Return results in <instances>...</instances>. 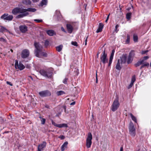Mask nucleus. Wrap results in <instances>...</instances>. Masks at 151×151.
<instances>
[{
  "mask_svg": "<svg viewBox=\"0 0 151 151\" xmlns=\"http://www.w3.org/2000/svg\"><path fill=\"white\" fill-rule=\"evenodd\" d=\"M47 33L49 36H53L56 35V33L54 30L52 29H49L46 31Z\"/></svg>",
  "mask_w": 151,
  "mask_h": 151,
  "instance_id": "obj_17",
  "label": "nucleus"
},
{
  "mask_svg": "<svg viewBox=\"0 0 151 151\" xmlns=\"http://www.w3.org/2000/svg\"><path fill=\"white\" fill-rule=\"evenodd\" d=\"M133 83L131 82L130 83V84H129V85L128 87V88L129 89L130 88H131L132 87V86H133Z\"/></svg>",
  "mask_w": 151,
  "mask_h": 151,
  "instance_id": "obj_49",
  "label": "nucleus"
},
{
  "mask_svg": "<svg viewBox=\"0 0 151 151\" xmlns=\"http://www.w3.org/2000/svg\"><path fill=\"white\" fill-rule=\"evenodd\" d=\"M1 32H8L9 31L8 30L6 29V28L4 27L3 26H1V28L0 29Z\"/></svg>",
  "mask_w": 151,
  "mask_h": 151,
  "instance_id": "obj_36",
  "label": "nucleus"
},
{
  "mask_svg": "<svg viewBox=\"0 0 151 151\" xmlns=\"http://www.w3.org/2000/svg\"><path fill=\"white\" fill-rule=\"evenodd\" d=\"M26 68H29V67H30L29 66H28V65H27L26 66Z\"/></svg>",
  "mask_w": 151,
  "mask_h": 151,
  "instance_id": "obj_63",
  "label": "nucleus"
},
{
  "mask_svg": "<svg viewBox=\"0 0 151 151\" xmlns=\"http://www.w3.org/2000/svg\"><path fill=\"white\" fill-rule=\"evenodd\" d=\"M39 118L41 119V124H44L45 123L46 120L45 119L42 118L40 116Z\"/></svg>",
  "mask_w": 151,
  "mask_h": 151,
  "instance_id": "obj_39",
  "label": "nucleus"
},
{
  "mask_svg": "<svg viewBox=\"0 0 151 151\" xmlns=\"http://www.w3.org/2000/svg\"><path fill=\"white\" fill-rule=\"evenodd\" d=\"M39 56L40 57H37L38 58H41L42 56H44L45 57H47V54L43 52V51H42L41 52H40L39 53Z\"/></svg>",
  "mask_w": 151,
  "mask_h": 151,
  "instance_id": "obj_25",
  "label": "nucleus"
},
{
  "mask_svg": "<svg viewBox=\"0 0 151 151\" xmlns=\"http://www.w3.org/2000/svg\"><path fill=\"white\" fill-rule=\"evenodd\" d=\"M92 135L91 133H88L86 139V146L87 148L91 147L92 144Z\"/></svg>",
  "mask_w": 151,
  "mask_h": 151,
  "instance_id": "obj_5",
  "label": "nucleus"
},
{
  "mask_svg": "<svg viewBox=\"0 0 151 151\" xmlns=\"http://www.w3.org/2000/svg\"><path fill=\"white\" fill-rule=\"evenodd\" d=\"M61 29L63 32H64L65 33L67 32L64 29V28L63 27H61Z\"/></svg>",
  "mask_w": 151,
  "mask_h": 151,
  "instance_id": "obj_51",
  "label": "nucleus"
},
{
  "mask_svg": "<svg viewBox=\"0 0 151 151\" xmlns=\"http://www.w3.org/2000/svg\"><path fill=\"white\" fill-rule=\"evenodd\" d=\"M68 144L67 142H65L61 147V150L62 151H64L65 149L67 147V146Z\"/></svg>",
  "mask_w": 151,
  "mask_h": 151,
  "instance_id": "obj_22",
  "label": "nucleus"
},
{
  "mask_svg": "<svg viewBox=\"0 0 151 151\" xmlns=\"http://www.w3.org/2000/svg\"><path fill=\"white\" fill-rule=\"evenodd\" d=\"M63 46L62 45H60L56 47V50L58 52H60L62 50Z\"/></svg>",
  "mask_w": 151,
  "mask_h": 151,
  "instance_id": "obj_33",
  "label": "nucleus"
},
{
  "mask_svg": "<svg viewBox=\"0 0 151 151\" xmlns=\"http://www.w3.org/2000/svg\"><path fill=\"white\" fill-rule=\"evenodd\" d=\"M39 94L41 97H44L50 96L51 95V93L49 90H45L40 92Z\"/></svg>",
  "mask_w": 151,
  "mask_h": 151,
  "instance_id": "obj_6",
  "label": "nucleus"
},
{
  "mask_svg": "<svg viewBox=\"0 0 151 151\" xmlns=\"http://www.w3.org/2000/svg\"><path fill=\"white\" fill-rule=\"evenodd\" d=\"M149 58V57L148 56H144L143 58V59L142 60H143V62L144 63V62L145 61V60H146L148 59Z\"/></svg>",
  "mask_w": 151,
  "mask_h": 151,
  "instance_id": "obj_46",
  "label": "nucleus"
},
{
  "mask_svg": "<svg viewBox=\"0 0 151 151\" xmlns=\"http://www.w3.org/2000/svg\"><path fill=\"white\" fill-rule=\"evenodd\" d=\"M121 61H120V60L119 59H118L117 61V62L116 63V68L119 70H120L121 69Z\"/></svg>",
  "mask_w": 151,
  "mask_h": 151,
  "instance_id": "obj_20",
  "label": "nucleus"
},
{
  "mask_svg": "<svg viewBox=\"0 0 151 151\" xmlns=\"http://www.w3.org/2000/svg\"><path fill=\"white\" fill-rule=\"evenodd\" d=\"M76 103V102L75 101H74V102H73L72 103H71L70 105H74V104H75Z\"/></svg>",
  "mask_w": 151,
  "mask_h": 151,
  "instance_id": "obj_60",
  "label": "nucleus"
},
{
  "mask_svg": "<svg viewBox=\"0 0 151 151\" xmlns=\"http://www.w3.org/2000/svg\"><path fill=\"white\" fill-rule=\"evenodd\" d=\"M29 14V13L28 12H26L24 13H23L22 14H19L16 17V18L17 19H19L20 18H22L23 17L27 16V15Z\"/></svg>",
  "mask_w": 151,
  "mask_h": 151,
  "instance_id": "obj_19",
  "label": "nucleus"
},
{
  "mask_svg": "<svg viewBox=\"0 0 151 151\" xmlns=\"http://www.w3.org/2000/svg\"><path fill=\"white\" fill-rule=\"evenodd\" d=\"M129 133L132 137H134L136 134L135 129L133 125H130L129 128Z\"/></svg>",
  "mask_w": 151,
  "mask_h": 151,
  "instance_id": "obj_10",
  "label": "nucleus"
},
{
  "mask_svg": "<svg viewBox=\"0 0 151 151\" xmlns=\"http://www.w3.org/2000/svg\"><path fill=\"white\" fill-rule=\"evenodd\" d=\"M29 51L27 49H24L21 52V57L23 58H26L29 57Z\"/></svg>",
  "mask_w": 151,
  "mask_h": 151,
  "instance_id": "obj_7",
  "label": "nucleus"
},
{
  "mask_svg": "<svg viewBox=\"0 0 151 151\" xmlns=\"http://www.w3.org/2000/svg\"><path fill=\"white\" fill-rule=\"evenodd\" d=\"M148 52V50L143 51L142 52V54H145Z\"/></svg>",
  "mask_w": 151,
  "mask_h": 151,
  "instance_id": "obj_56",
  "label": "nucleus"
},
{
  "mask_svg": "<svg viewBox=\"0 0 151 151\" xmlns=\"http://www.w3.org/2000/svg\"><path fill=\"white\" fill-rule=\"evenodd\" d=\"M65 94V92L63 91H60L56 92V94L58 96H60Z\"/></svg>",
  "mask_w": 151,
  "mask_h": 151,
  "instance_id": "obj_31",
  "label": "nucleus"
},
{
  "mask_svg": "<svg viewBox=\"0 0 151 151\" xmlns=\"http://www.w3.org/2000/svg\"><path fill=\"white\" fill-rule=\"evenodd\" d=\"M78 92L77 91V90L74 93V97H76L78 94Z\"/></svg>",
  "mask_w": 151,
  "mask_h": 151,
  "instance_id": "obj_52",
  "label": "nucleus"
},
{
  "mask_svg": "<svg viewBox=\"0 0 151 151\" xmlns=\"http://www.w3.org/2000/svg\"><path fill=\"white\" fill-rule=\"evenodd\" d=\"M129 115L130 116L132 120L134 121L135 122L137 123V121L136 117L134 116V115L131 113H130Z\"/></svg>",
  "mask_w": 151,
  "mask_h": 151,
  "instance_id": "obj_27",
  "label": "nucleus"
},
{
  "mask_svg": "<svg viewBox=\"0 0 151 151\" xmlns=\"http://www.w3.org/2000/svg\"><path fill=\"white\" fill-rule=\"evenodd\" d=\"M20 8L16 7L13 9L12 11V14L14 15H17V14L20 13Z\"/></svg>",
  "mask_w": 151,
  "mask_h": 151,
  "instance_id": "obj_14",
  "label": "nucleus"
},
{
  "mask_svg": "<svg viewBox=\"0 0 151 151\" xmlns=\"http://www.w3.org/2000/svg\"><path fill=\"white\" fill-rule=\"evenodd\" d=\"M53 69L50 68L46 70L41 69L40 70V73L44 77L51 78L53 74Z\"/></svg>",
  "mask_w": 151,
  "mask_h": 151,
  "instance_id": "obj_1",
  "label": "nucleus"
},
{
  "mask_svg": "<svg viewBox=\"0 0 151 151\" xmlns=\"http://www.w3.org/2000/svg\"><path fill=\"white\" fill-rule=\"evenodd\" d=\"M71 44L72 45L77 47L78 46V44L77 42L76 41H72L71 42Z\"/></svg>",
  "mask_w": 151,
  "mask_h": 151,
  "instance_id": "obj_40",
  "label": "nucleus"
},
{
  "mask_svg": "<svg viewBox=\"0 0 151 151\" xmlns=\"http://www.w3.org/2000/svg\"><path fill=\"white\" fill-rule=\"evenodd\" d=\"M52 124L55 126L58 127L59 128H62L63 127H67L68 126L67 124H57L54 122L53 120H51Z\"/></svg>",
  "mask_w": 151,
  "mask_h": 151,
  "instance_id": "obj_11",
  "label": "nucleus"
},
{
  "mask_svg": "<svg viewBox=\"0 0 151 151\" xmlns=\"http://www.w3.org/2000/svg\"><path fill=\"white\" fill-rule=\"evenodd\" d=\"M66 28L68 32L70 34L71 33L73 30V28L72 26L70 24H66Z\"/></svg>",
  "mask_w": 151,
  "mask_h": 151,
  "instance_id": "obj_16",
  "label": "nucleus"
},
{
  "mask_svg": "<svg viewBox=\"0 0 151 151\" xmlns=\"http://www.w3.org/2000/svg\"><path fill=\"white\" fill-rule=\"evenodd\" d=\"M144 63L143 60H141L138 61L134 65L136 67H137L141 65H142Z\"/></svg>",
  "mask_w": 151,
  "mask_h": 151,
  "instance_id": "obj_23",
  "label": "nucleus"
},
{
  "mask_svg": "<svg viewBox=\"0 0 151 151\" xmlns=\"http://www.w3.org/2000/svg\"><path fill=\"white\" fill-rule=\"evenodd\" d=\"M97 82H98L97 75V72H96V83H97Z\"/></svg>",
  "mask_w": 151,
  "mask_h": 151,
  "instance_id": "obj_58",
  "label": "nucleus"
},
{
  "mask_svg": "<svg viewBox=\"0 0 151 151\" xmlns=\"http://www.w3.org/2000/svg\"><path fill=\"white\" fill-rule=\"evenodd\" d=\"M149 63L146 62H144V63L142 64V65L140 67V69H142L144 68L145 67H146L147 68H148L149 66Z\"/></svg>",
  "mask_w": 151,
  "mask_h": 151,
  "instance_id": "obj_21",
  "label": "nucleus"
},
{
  "mask_svg": "<svg viewBox=\"0 0 151 151\" xmlns=\"http://www.w3.org/2000/svg\"><path fill=\"white\" fill-rule=\"evenodd\" d=\"M133 58L128 56L127 59V63L128 64H129L131 63L133 60Z\"/></svg>",
  "mask_w": 151,
  "mask_h": 151,
  "instance_id": "obj_29",
  "label": "nucleus"
},
{
  "mask_svg": "<svg viewBox=\"0 0 151 151\" xmlns=\"http://www.w3.org/2000/svg\"><path fill=\"white\" fill-rule=\"evenodd\" d=\"M15 67L16 69H18L21 70L24 68L25 66L21 63H19V64L18 65V60H16Z\"/></svg>",
  "mask_w": 151,
  "mask_h": 151,
  "instance_id": "obj_9",
  "label": "nucleus"
},
{
  "mask_svg": "<svg viewBox=\"0 0 151 151\" xmlns=\"http://www.w3.org/2000/svg\"><path fill=\"white\" fill-rule=\"evenodd\" d=\"M49 42L48 40H46L45 41L44 45L45 47H47L49 45Z\"/></svg>",
  "mask_w": 151,
  "mask_h": 151,
  "instance_id": "obj_41",
  "label": "nucleus"
},
{
  "mask_svg": "<svg viewBox=\"0 0 151 151\" xmlns=\"http://www.w3.org/2000/svg\"><path fill=\"white\" fill-rule=\"evenodd\" d=\"M119 105L118 99H115L111 105V110L113 111H115L118 109Z\"/></svg>",
  "mask_w": 151,
  "mask_h": 151,
  "instance_id": "obj_4",
  "label": "nucleus"
},
{
  "mask_svg": "<svg viewBox=\"0 0 151 151\" xmlns=\"http://www.w3.org/2000/svg\"><path fill=\"white\" fill-rule=\"evenodd\" d=\"M113 59L109 58V64H108V66H110L112 63V61Z\"/></svg>",
  "mask_w": 151,
  "mask_h": 151,
  "instance_id": "obj_47",
  "label": "nucleus"
},
{
  "mask_svg": "<svg viewBox=\"0 0 151 151\" xmlns=\"http://www.w3.org/2000/svg\"><path fill=\"white\" fill-rule=\"evenodd\" d=\"M108 59L107 58V55L106 53L105 50H104L103 52L101 54L100 57V65H101L102 63L103 64L108 63Z\"/></svg>",
  "mask_w": 151,
  "mask_h": 151,
  "instance_id": "obj_3",
  "label": "nucleus"
},
{
  "mask_svg": "<svg viewBox=\"0 0 151 151\" xmlns=\"http://www.w3.org/2000/svg\"><path fill=\"white\" fill-rule=\"evenodd\" d=\"M133 40L134 42H137L138 41V37L137 34H134L133 35Z\"/></svg>",
  "mask_w": 151,
  "mask_h": 151,
  "instance_id": "obj_30",
  "label": "nucleus"
},
{
  "mask_svg": "<svg viewBox=\"0 0 151 151\" xmlns=\"http://www.w3.org/2000/svg\"><path fill=\"white\" fill-rule=\"evenodd\" d=\"M47 3V0H42L40 3L39 6H43L44 5H46Z\"/></svg>",
  "mask_w": 151,
  "mask_h": 151,
  "instance_id": "obj_24",
  "label": "nucleus"
},
{
  "mask_svg": "<svg viewBox=\"0 0 151 151\" xmlns=\"http://www.w3.org/2000/svg\"><path fill=\"white\" fill-rule=\"evenodd\" d=\"M58 138H60L61 139H65V137L63 135H60L58 137Z\"/></svg>",
  "mask_w": 151,
  "mask_h": 151,
  "instance_id": "obj_48",
  "label": "nucleus"
},
{
  "mask_svg": "<svg viewBox=\"0 0 151 151\" xmlns=\"http://www.w3.org/2000/svg\"><path fill=\"white\" fill-rule=\"evenodd\" d=\"M19 29L20 31L22 33H25L27 31V27L25 25H20Z\"/></svg>",
  "mask_w": 151,
  "mask_h": 151,
  "instance_id": "obj_12",
  "label": "nucleus"
},
{
  "mask_svg": "<svg viewBox=\"0 0 151 151\" xmlns=\"http://www.w3.org/2000/svg\"><path fill=\"white\" fill-rule=\"evenodd\" d=\"M119 25L118 24H116L115 27V31L116 32V33L117 32L119 31V29H118V28L119 27Z\"/></svg>",
  "mask_w": 151,
  "mask_h": 151,
  "instance_id": "obj_43",
  "label": "nucleus"
},
{
  "mask_svg": "<svg viewBox=\"0 0 151 151\" xmlns=\"http://www.w3.org/2000/svg\"><path fill=\"white\" fill-rule=\"evenodd\" d=\"M130 40V36L129 35H127V39L126 40L125 42L127 44L129 43Z\"/></svg>",
  "mask_w": 151,
  "mask_h": 151,
  "instance_id": "obj_37",
  "label": "nucleus"
},
{
  "mask_svg": "<svg viewBox=\"0 0 151 151\" xmlns=\"http://www.w3.org/2000/svg\"><path fill=\"white\" fill-rule=\"evenodd\" d=\"M103 27L104 24L103 23H99L98 29L96 31V32L98 33L102 32Z\"/></svg>",
  "mask_w": 151,
  "mask_h": 151,
  "instance_id": "obj_18",
  "label": "nucleus"
},
{
  "mask_svg": "<svg viewBox=\"0 0 151 151\" xmlns=\"http://www.w3.org/2000/svg\"><path fill=\"white\" fill-rule=\"evenodd\" d=\"M27 10L28 12H34L36 11V9L35 8H29L27 9Z\"/></svg>",
  "mask_w": 151,
  "mask_h": 151,
  "instance_id": "obj_32",
  "label": "nucleus"
},
{
  "mask_svg": "<svg viewBox=\"0 0 151 151\" xmlns=\"http://www.w3.org/2000/svg\"><path fill=\"white\" fill-rule=\"evenodd\" d=\"M114 52H115V50L114 49H113L112 50L111 53V55L110 56V58L113 59Z\"/></svg>",
  "mask_w": 151,
  "mask_h": 151,
  "instance_id": "obj_38",
  "label": "nucleus"
},
{
  "mask_svg": "<svg viewBox=\"0 0 151 151\" xmlns=\"http://www.w3.org/2000/svg\"><path fill=\"white\" fill-rule=\"evenodd\" d=\"M88 38V37L87 36L86 37V39L85 40V45H87V40Z\"/></svg>",
  "mask_w": 151,
  "mask_h": 151,
  "instance_id": "obj_59",
  "label": "nucleus"
},
{
  "mask_svg": "<svg viewBox=\"0 0 151 151\" xmlns=\"http://www.w3.org/2000/svg\"><path fill=\"white\" fill-rule=\"evenodd\" d=\"M127 56L126 54L123 55L122 57H121V59L120 60L121 61V65L122 63H125L126 62Z\"/></svg>",
  "mask_w": 151,
  "mask_h": 151,
  "instance_id": "obj_15",
  "label": "nucleus"
},
{
  "mask_svg": "<svg viewBox=\"0 0 151 151\" xmlns=\"http://www.w3.org/2000/svg\"><path fill=\"white\" fill-rule=\"evenodd\" d=\"M6 83L9 84V85H10L11 86H13V84H12L11 82H9V81H7L6 82Z\"/></svg>",
  "mask_w": 151,
  "mask_h": 151,
  "instance_id": "obj_55",
  "label": "nucleus"
},
{
  "mask_svg": "<svg viewBox=\"0 0 151 151\" xmlns=\"http://www.w3.org/2000/svg\"><path fill=\"white\" fill-rule=\"evenodd\" d=\"M150 67H151V62H150Z\"/></svg>",
  "mask_w": 151,
  "mask_h": 151,
  "instance_id": "obj_64",
  "label": "nucleus"
},
{
  "mask_svg": "<svg viewBox=\"0 0 151 151\" xmlns=\"http://www.w3.org/2000/svg\"><path fill=\"white\" fill-rule=\"evenodd\" d=\"M39 0H32V1L33 2L35 3L37 2Z\"/></svg>",
  "mask_w": 151,
  "mask_h": 151,
  "instance_id": "obj_61",
  "label": "nucleus"
},
{
  "mask_svg": "<svg viewBox=\"0 0 151 151\" xmlns=\"http://www.w3.org/2000/svg\"><path fill=\"white\" fill-rule=\"evenodd\" d=\"M20 13H26L27 12V9H25L22 8L21 9L20 8Z\"/></svg>",
  "mask_w": 151,
  "mask_h": 151,
  "instance_id": "obj_35",
  "label": "nucleus"
},
{
  "mask_svg": "<svg viewBox=\"0 0 151 151\" xmlns=\"http://www.w3.org/2000/svg\"><path fill=\"white\" fill-rule=\"evenodd\" d=\"M0 41H2L3 42H5L6 40H5L4 39V38H3L2 37H1L0 38Z\"/></svg>",
  "mask_w": 151,
  "mask_h": 151,
  "instance_id": "obj_53",
  "label": "nucleus"
},
{
  "mask_svg": "<svg viewBox=\"0 0 151 151\" xmlns=\"http://www.w3.org/2000/svg\"><path fill=\"white\" fill-rule=\"evenodd\" d=\"M46 142H43L42 143L39 145L38 147V151H41L45 147L46 145Z\"/></svg>",
  "mask_w": 151,
  "mask_h": 151,
  "instance_id": "obj_13",
  "label": "nucleus"
},
{
  "mask_svg": "<svg viewBox=\"0 0 151 151\" xmlns=\"http://www.w3.org/2000/svg\"><path fill=\"white\" fill-rule=\"evenodd\" d=\"M45 108H47V109H50V107L49 106V105H46L45 106Z\"/></svg>",
  "mask_w": 151,
  "mask_h": 151,
  "instance_id": "obj_57",
  "label": "nucleus"
},
{
  "mask_svg": "<svg viewBox=\"0 0 151 151\" xmlns=\"http://www.w3.org/2000/svg\"><path fill=\"white\" fill-rule=\"evenodd\" d=\"M34 21L36 22L37 23L41 22H42L43 21L42 19H34Z\"/></svg>",
  "mask_w": 151,
  "mask_h": 151,
  "instance_id": "obj_44",
  "label": "nucleus"
},
{
  "mask_svg": "<svg viewBox=\"0 0 151 151\" xmlns=\"http://www.w3.org/2000/svg\"><path fill=\"white\" fill-rule=\"evenodd\" d=\"M110 13H109L108 15L107 16V18H106V19L105 21V22L106 23H107V21L109 19V16L110 15Z\"/></svg>",
  "mask_w": 151,
  "mask_h": 151,
  "instance_id": "obj_50",
  "label": "nucleus"
},
{
  "mask_svg": "<svg viewBox=\"0 0 151 151\" xmlns=\"http://www.w3.org/2000/svg\"><path fill=\"white\" fill-rule=\"evenodd\" d=\"M135 55V51L134 50H132L129 52L128 56L133 58Z\"/></svg>",
  "mask_w": 151,
  "mask_h": 151,
  "instance_id": "obj_26",
  "label": "nucleus"
},
{
  "mask_svg": "<svg viewBox=\"0 0 151 151\" xmlns=\"http://www.w3.org/2000/svg\"><path fill=\"white\" fill-rule=\"evenodd\" d=\"M23 3L26 5H30L31 4V1L30 0H24Z\"/></svg>",
  "mask_w": 151,
  "mask_h": 151,
  "instance_id": "obj_28",
  "label": "nucleus"
},
{
  "mask_svg": "<svg viewBox=\"0 0 151 151\" xmlns=\"http://www.w3.org/2000/svg\"><path fill=\"white\" fill-rule=\"evenodd\" d=\"M34 46L35 48L34 50L35 54L36 57H40L39 53L43 51V48L39 42H35L34 43Z\"/></svg>",
  "mask_w": 151,
  "mask_h": 151,
  "instance_id": "obj_2",
  "label": "nucleus"
},
{
  "mask_svg": "<svg viewBox=\"0 0 151 151\" xmlns=\"http://www.w3.org/2000/svg\"><path fill=\"white\" fill-rule=\"evenodd\" d=\"M123 147H121L120 149V151H123Z\"/></svg>",
  "mask_w": 151,
  "mask_h": 151,
  "instance_id": "obj_62",
  "label": "nucleus"
},
{
  "mask_svg": "<svg viewBox=\"0 0 151 151\" xmlns=\"http://www.w3.org/2000/svg\"><path fill=\"white\" fill-rule=\"evenodd\" d=\"M136 80V78L135 76H133L131 79V82L134 83V82Z\"/></svg>",
  "mask_w": 151,
  "mask_h": 151,
  "instance_id": "obj_42",
  "label": "nucleus"
},
{
  "mask_svg": "<svg viewBox=\"0 0 151 151\" xmlns=\"http://www.w3.org/2000/svg\"><path fill=\"white\" fill-rule=\"evenodd\" d=\"M132 15V13L131 12L128 13H127L126 15V18L128 20L130 19L131 18V16Z\"/></svg>",
  "mask_w": 151,
  "mask_h": 151,
  "instance_id": "obj_34",
  "label": "nucleus"
},
{
  "mask_svg": "<svg viewBox=\"0 0 151 151\" xmlns=\"http://www.w3.org/2000/svg\"><path fill=\"white\" fill-rule=\"evenodd\" d=\"M68 78H65L63 81V83L65 84H67V81Z\"/></svg>",
  "mask_w": 151,
  "mask_h": 151,
  "instance_id": "obj_45",
  "label": "nucleus"
},
{
  "mask_svg": "<svg viewBox=\"0 0 151 151\" xmlns=\"http://www.w3.org/2000/svg\"><path fill=\"white\" fill-rule=\"evenodd\" d=\"M1 18L4 20L10 21L12 20L13 16L12 15H9L8 14L5 13L1 17Z\"/></svg>",
  "mask_w": 151,
  "mask_h": 151,
  "instance_id": "obj_8",
  "label": "nucleus"
},
{
  "mask_svg": "<svg viewBox=\"0 0 151 151\" xmlns=\"http://www.w3.org/2000/svg\"><path fill=\"white\" fill-rule=\"evenodd\" d=\"M75 71H76V73H75V74L76 75H78V69H75Z\"/></svg>",
  "mask_w": 151,
  "mask_h": 151,
  "instance_id": "obj_54",
  "label": "nucleus"
}]
</instances>
